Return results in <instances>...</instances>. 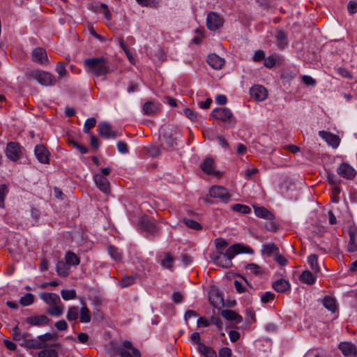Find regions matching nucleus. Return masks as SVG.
Instances as JSON below:
<instances>
[{"mask_svg": "<svg viewBox=\"0 0 357 357\" xmlns=\"http://www.w3.org/2000/svg\"><path fill=\"white\" fill-rule=\"evenodd\" d=\"M84 67L87 73L94 77L106 75L112 72L110 63L105 56H97L86 59Z\"/></svg>", "mask_w": 357, "mask_h": 357, "instance_id": "obj_1", "label": "nucleus"}, {"mask_svg": "<svg viewBox=\"0 0 357 357\" xmlns=\"http://www.w3.org/2000/svg\"><path fill=\"white\" fill-rule=\"evenodd\" d=\"M252 250L249 247L236 243L227 248L225 252L219 251L213 258L215 264L223 268H229L232 266L231 259L235 255L241 253H252Z\"/></svg>", "mask_w": 357, "mask_h": 357, "instance_id": "obj_2", "label": "nucleus"}, {"mask_svg": "<svg viewBox=\"0 0 357 357\" xmlns=\"http://www.w3.org/2000/svg\"><path fill=\"white\" fill-rule=\"evenodd\" d=\"M27 79L36 80L40 84L50 86L55 85L58 79L50 72L36 69L30 70L25 73Z\"/></svg>", "mask_w": 357, "mask_h": 357, "instance_id": "obj_3", "label": "nucleus"}, {"mask_svg": "<svg viewBox=\"0 0 357 357\" xmlns=\"http://www.w3.org/2000/svg\"><path fill=\"white\" fill-rule=\"evenodd\" d=\"M116 354L120 357H141V353L138 349L133 347L130 341H123L114 349Z\"/></svg>", "mask_w": 357, "mask_h": 357, "instance_id": "obj_4", "label": "nucleus"}, {"mask_svg": "<svg viewBox=\"0 0 357 357\" xmlns=\"http://www.w3.org/2000/svg\"><path fill=\"white\" fill-rule=\"evenodd\" d=\"M211 116L234 126L236 120L231 111L227 107H217L212 110Z\"/></svg>", "mask_w": 357, "mask_h": 357, "instance_id": "obj_5", "label": "nucleus"}, {"mask_svg": "<svg viewBox=\"0 0 357 357\" xmlns=\"http://www.w3.org/2000/svg\"><path fill=\"white\" fill-rule=\"evenodd\" d=\"M225 22L223 17L215 13L210 12L207 15L206 17V26L207 28L212 31H215L221 28Z\"/></svg>", "mask_w": 357, "mask_h": 357, "instance_id": "obj_6", "label": "nucleus"}, {"mask_svg": "<svg viewBox=\"0 0 357 357\" xmlns=\"http://www.w3.org/2000/svg\"><path fill=\"white\" fill-rule=\"evenodd\" d=\"M162 130V137L166 144L169 148L174 149L177 145L176 141L178 136L180 135L179 132L176 129L170 128L169 126L165 127Z\"/></svg>", "mask_w": 357, "mask_h": 357, "instance_id": "obj_7", "label": "nucleus"}, {"mask_svg": "<svg viewBox=\"0 0 357 357\" xmlns=\"http://www.w3.org/2000/svg\"><path fill=\"white\" fill-rule=\"evenodd\" d=\"M98 134L105 139H115L121 135L117 130H114L112 126L107 122H101L98 126Z\"/></svg>", "mask_w": 357, "mask_h": 357, "instance_id": "obj_8", "label": "nucleus"}, {"mask_svg": "<svg viewBox=\"0 0 357 357\" xmlns=\"http://www.w3.org/2000/svg\"><path fill=\"white\" fill-rule=\"evenodd\" d=\"M209 195L211 197L220 199L224 203H227L231 197L227 189L220 185L212 186L209 189Z\"/></svg>", "mask_w": 357, "mask_h": 357, "instance_id": "obj_9", "label": "nucleus"}, {"mask_svg": "<svg viewBox=\"0 0 357 357\" xmlns=\"http://www.w3.org/2000/svg\"><path fill=\"white\" fill-rule=\"evenodd\" d=\"M250 95L252 98L257 102H260L267 98L268 91L264 86L257 84L250 89Z\"/></svg>", "mask_w": 357, "mask_h": 357, "instance_id": "obj_10", "label": "nucleus"}, {"mask_svg": "<svg viewBox=\"0 0 357 357\" xmlns=\"http://www.w3.org/2000/svg\"><path fill=\"white\" fill-rule=\"evenodd\" d=\"M25 321L31 326L42 327L49 325L50 319L45 314H40L29 317Z\"/></svg>", "mask_w": 357, "mask_h": 357, "instance_id": "obj_11", "label": "nucleus"}, {"mask_svg": "<svg viewBox=\"0 0 357 357\" xmlns=\"http://www.w3.org/2000/svg\"><path fill=\"white\" fill-rule=\"evenodd\" d=\"M6 155L12 161H17L21 153L20 146L17 142H9L6 149Z\"/></svg>", "mask_w": 357, "mask_h": 357, "instance_id": "obj_12", "label": "nucleus"}, {"mask_svg": "<svg viewBox=\"0 0 357 357\" xmlns=\"http://www.w3.org/2000/svg\"><path fill=\"white\" fill-rule=\"evenodd\" d=\"M140 222L142 227L149 234L154 235L158 233L159 229L153 218L143 217Z\"/></svg>", "mask_w": 357, "mask_h": 357, "instance_id": "obj_13", "label": "nucleus"}, {"mask_svg": "<svg viewBox=\"0 0 357 357\" xmlns=\"http://www.w3.org/2000/svg\"><path fill=\"white\" fill-rule=\"evenodd\" d=\"M337 173L344 178L352 179L355 176L356 172L349 164L342 162L337 167Z\"/></svg>", "mask_w": 357, "mask_h": 357, "instance_id": "obj_14", "label": "nucleus"}, {"mask_svg": "<svg viewBox=\"0 0 357 357\" xmlns=\"http://www.w3.org/2000/svg\"><path fill=\"white\" fill-rule=\"evenodd\" d=\"M93 180L98 189L105 194L110 192L109 182L102 174H94Z\"/></svg>", "mask_w": 357, "mask_h": 357, "instance_id": "obj_15", "label": "nucleus"}, {"mask_svg": "<svg viewBox=\"0 0 357 357\" xmlns=\"http://www.w3.org/2000/svg\"><path fill=\"white\" fill-rule=\"evenodd\" d=\"M34 153L36 156V158L40 163H50V153L45 146L42 144L36 145L34 149Z\"/></svg>", "mask_w": 357, "mask_h": 357, "instance_id": "obj_16", "label": "nucleus"}, {"mask_svg": "<svg viewBox=\"0 0 357 357\" xmlns=\"http://www.w3.org/2000/svg\"><path fill=\"white\" fill-rule=\"evenodd\" d=\"M319 136L324 139L333 148H337L340 144V137L330 132L321 130L319 132Z\"/></svg>", "mask_w": 357, "mask_h": 357, "instance_id": "obj_17", "label": "nucleus"}, {"mask_svg": "<svg viewBox=\"0 0 357 357\" xmlns=\"http://www.w3.org/2000/svg\"><path fill=\"white\" fill-rule=\"evenodd\" d=\"M338 348L344 356L356 357L357 356V348L351 342H340Z\"/></svg>", "mask_w": 357, "mask_h": 357, "instance_id": "obj_18", "label": "nucleus"}, {"mask_svg": "<svg viewBox=\"0 0 357 357\" xmlns=\"http://www.w3.org/2000/svg\"><path fill=\"white\" fill-rule=\"evenodd\" d=\"M33 61L44 64L47 62V54L45 49L42 47L35 48L32 52Z\"/></svg>", "mask_w": 357, "mask_h": 357, "instance_id": "obj_19", "label": "nucleus"}, {"mask_svg": "<svg viewBox=\"0 0 357 357\" xmlns=\"http://www.w3.org/2000/svg\"><path fill=\"white\" fill-rule=\"evenodd\" d=\"M207 63L211 68L220 70L225 66V61L215 54H211L208 56Z\"/></svg>", "mask_w": 357, "mask_h": 357, "instance_id": "obj_20", "label": "nucleus"}, {"mask_svg": "<svg viewBox=\"0 0 357 357\" xmlns=\"http://www.w3.org/2000/svg\"><path fill=\"white\" fill-rule=\"evenodd\" d=\"M275 40L278 47L280 50H284L288 46L287 34L282 29H278L275 35Z\"/></svg>", "mask_w": 357, "mask_h": 357, "instance_id": "obj_21", "label": "nucleus"}, {"mask_svg": "<svg viewBox=\"0 0 357 357\" xmlns=\"http://www.w3.org/2000/svg\"><path fill=\"white\" fill-rule=\"evenodd\" d=\"M40 298L50 305H58L61 302L60 297L55 293L43 292L40 294Z\"/></svg>", "mask_w": 357, "mask_h": 357, "instance_id": "obj_22", "label": "nucleus"}, {"mask_svg": "<svg viewBox=\"0 0 357 357\" xmlns=\"http://www.w3.org/2000/svg\"><path fill=\"white\" fill-rule=\"evenodd\" d=\"M202 171L209 175H218L219 172L215 170L214 160L211 158H207L201 165Z\"/></svg>", "mask_w": 357, "mask_h": 357, "instance_id": "obj_23", "label": "nucleus"}, {"mask_svg": "<svg viewBox=\"0 0 357 357\" xmlns=\"http://www.w3.org/2000/svg\"><path fill=\"white\" fill-rule=\"evenodd\" d=\"M20 345L29 349H45L44 345L43 344V343H41L39 336H38L36 338H32L28 340H24L23 342H20Z\"/></svg>", "mask_w": 357, "mask_h": 357, "instance_id": "obj_24", "label": "nucleus"}, {"mask_svg": "<svg viewBox=\"0 0 357 357\" xmlns=\"http://www.w3.org/2000/svg\"><path fill=\"white\" fill-rule=\"evenodd\" d=\"M272 287L275 291L279 293H285L290 289V284L288 280L280 279L275 281Z\"/></svg>", "mask_w": 357, "mask_h": 357, "instance_id": "obj_25", "label": "nucleus"}, {"mask_svg": "<svg viewBox=\"0 0 357 357\" xmlns=\"http://www.w3.org/2000/svg\"><path fill=\"white\" fill-rule=\"evenodd\" d=\"M255 215L260 218L272 220L274 219V215L264 207H255Z\"/></svg>", "mask_w": 357, "mask_h": 357, "instance_id": "obj_26", "label": "nucleus"}, {"mask_svg": "<svg viewBox=\"0 0 357 357\" xmlns=\"http://www.w3.org/2000/svg\"><path fill=\"white\" fill-rule=\"evenodd\" d=\"M57 274L61 277H68L70 273V266L66 261H59L56 265Z\"/></svg>", "mask_w": 357, "mask_h": 357, "instance_id": "obj_27", "label": "nucleus"}, {"mask_svg": "<svg viewBox=\"0 0 357 357\" xmlns=\"http://www.w3.org/2000/svg\"><path fill=\"white\" fill-rule=\"evenodd\" d=\"M162 256L163 258L160 261V265L165 268L172 269L174 261V257L169 252H164L160 257Z\"/></svg>", "mask_w": 357, "mask_h": 357, "instance_id": "obj_28", "label": "nucleus"}, {"mask_svg": "<svg viewBox=\"0 0 357 357\" xmlns=\"http://www.w3.org/2000/svg\"><path fill=\"white\" fill-rule=\"evenodd\" d=\"M221 314L224 318L229 321H236V323H240L242 321L241 316L231 310H223Z\"/></svg>", "mask_w": 357, "mask_h": 357, "instance_id": "obj_29", "label": "nucleus"}, {"mask_svg": "<svg viewBox=\"0 0 357 357\" xmlns=\"http://www.w3.org/2000/svg\"><path fill=\"white\" fill-rule=\"evenodd\" d=\"M65 261L70 267L78 266L80 263V259L73 252L68 251L65 255Z\"/></svg>", "mask_w": 357, "mask_h": 357, "instance_id": "obj_30", "label": "nucleus"}, {"mask_svg": "<svg viewBox=\"0 0 357 357\" xmlns=\"http://www.w3.org/2000/svg\"><path fill=\"white\" fill-rule=\"evenodd\" d=\"M110 257L116 261L120 262L123 259V253L114 245H109L107 248Z\"/></svg>", "mask_w": 357, "mask_h": 357, "instance_id": "obj_31", "label": "nucleus"}, {"mask_svg": "<svg viewBox=\"0 0 357 357\" xmlns=\"http://www.w3.org/2000/svg\"><path fill=\"white\" fill-rule=\"evenodd\" d=\"M300 280L305 284L312 285L315 282L316 278L310 271L306 270L300 275Z\"/></svg>", "mask_w": 357, "mask_h": 357, "instance_id": "obj_32", "label": "nucleus"}, {"mask_svg": "<svg viewBox=\"0 0 357 357\" xmlns=\"http://www.w3.org/2000/svg\"><path fill=\"white\" fill-rule=\"evenodd\" d=\"M323 305L332 312L336 310V302L335 298L330 296H326L323 299Z\"/></svg>", "mask_w": 357, "mask_h": 357, "instance_id": "obj_33", "label": "nucleus"}, {"mask_svg": "<svg viewBox=\"0 0 357 357\" xmlns=\"http://www.w3.org/2000/svg\"><path fill=\"white\" fill-rule=\"evenodd\" d=\"M79 310L77 306H71L68 308L66 318L69 321H76L78 319Z\"/></svg>", "mask_w": 357, "mask_h": 357, "instance_id": "obj_34", "label": "nucleus"}, {"mask_svg": "<svg viewBox=\"0 0 357 357\" xmlns=\"http://www.w3.org/2000/svg\"><path fill=\"white\" fill-rule=\"evenodd\" d=\"M279 251L278 248L274 243L264 244L262 245L261 252L268 256L275 254Z\"/></svg>", "mask_w": 357, "mask_h": 357, "instance_id": "obj_35", "label": "nucleus"}, {"mask_svg": "<svg viewBox=\"0 0 357 357\" xmlns=\"http://www.w3.org/2000/svg\"><path fill=\"white\" fill-rule=\"evenodd\" d=\"M79 321L82 323H89L91 321V314L89 308L86 306H82L80 310Z\"/></svg>", "mask_w": 357, "mask_h": 357, "instance_id": "obj_36", "label": "nucleus"}, {"mask_svg": "<svg viewBox=\"0 0 357 357\" xmlns=\"http://www.w3.org/2000/svg\"><path fill=\"white\" fill-rule=\"evenodd\" d=\"M231 209L235 212L242 214H248L251 211V208L249 206L241 204H235L231 205Z\"/></svg>", "mask_w": 357, "mask_h": 357, "instance_id": "obj_37", "label": "nucleus"}, {"mask_svg": "<svg viewBox=\"0 0 357 357\" xmlns=\"http://www.w3.org/2000/svg\"><path fill=\"white\" fill-rule=\"evenodd\" d=\"M318 256L316 254H311L307 257V262L310 266V268L314 272H319L320 268L317 262Z\"/></svg>", "mask_w": 357, "mask_h": 357, "instance_id": "obj_38", "label": "nucleus"}, {"mask_svg": "<svg viewBox=\"0 0 357 357\" xmlns=\"http://www.w3.org/2000/svg\"><path fill=\"white\" fill-rule=\"evenodd\" d=\"M63 306L54 305L47 309L46 312L53 317H59L63 314Z\"/></svg>", "mask_w": 357, "mask_h": 357, "instance_id": "obj_39", "label": "nucleus"}, {"mask_svg": "<svg viewBox=\"0 0 357 357\" xmlns=\"http://www.w3.org/2000/svg\"><path fill=\"white\" fill-rule=\"evenodd\" d=\"M199 351L205 357H217L215 351L206 345H201Z\"/></svg>", "mask_w": 357, "mask_h": 357, "instance_id": "obj_40", "label": "nucleus"}, {"mask_svg": "<svg viewBox=\"0 0 357 357\" xmlns=\"http://www.w3.org/2000/svg\"><path fill=\"white\" fill-rule=\"evenodd\" d=\"M55 70L58 73L59 79L68 76V73L66 69V63L63 62H59L56 64Z\"/></svg>", "mask_w": 357, "mask_h": 357, "instance_id": "obj_41", "label": "nucleus"}, {"mask_svg": "<svg viewBox=\"0 0 357 357\" xmlns=\"http://www.w3.org/2000/svg\"><path fill=\"white\" fill-rule=\"evenodd\" d=\"M56 334L51 333H46L43 335H39V338L41 341V343H43V344L44 345V348H45L47 346V342L54 340H56Z\"/></svg>", "mask_w": 357, "mask_h": 357, "instance_id": "obj_42", "label": "nucleus"}, {"mask_svg": "<svg viewBox=\"0 0 357 357\" xmlns=\"http://www.w3.org/2000/svg\"><path fill=\"white\" fill-rule=\"evenodd\" d=\"M157 106L152 102H146L143 105V111L145 114H152L157 112Z\"/></svg>", "mask_w": 357, "mask_h": 357, "instance_id": "obj_43", "label": "nucleus"}, {"mask_svg": "<svg viewBox=\"0 0 357 357\" xmlns=\"http://www.w3.org/2000/svg\"><path fill=\"white\" fill-rule=\"evenodd\" d=\"M34 302V296L31 293H27L24 296H22L20 300V303L22 306H28L31 305Z\"/></svg>", "mask_w": 357, "mask_h": 357, "instance_id": "obj_44", "label": "nucleus"}, {"mask_svg": "<svg viewBox=\"0 0 357 357\" xmlns=\"http://www.w3.org/2000/svg\"><path fill=\"white\" fill-rule=\"evenodd\" d=\"M61 297L65 301L72 300L76 298V291L74 289H63L61 291Z\"/></svg>", "mask_w": 357, "mask_h": 357, "instance_id": "obj_45", "label": "nucleus"}, {"mask_svg": "<svg viewBox=\"0 0 357 357\" xmlns=\"http://www.w3.org/2000/svg\"><path fill=\"white\" fill-rule=\"evenodd\" d=\"M135 279L136 278L132 275H124L121 279L120 285L124 288L128 287L135 283Z\"/></svg>", "mask_w": 357, "mask_h": 357, "instance_id": "obj_46", "label": "nucleus"}, {"mask_svg": "<svg viewBox=\"0 0 357 357\" xmlns=\"http://www.w3.org/2000/svg\"><path fill=\"white\" fill-rule=\"evenodd\" d=\"M183 222L190 229L195 230H201L202 226L198 222L191 219H184Z\"/></svg>", "mask_w": 357, "mask_h": 357, "instance_id": "obj_47", "label": "nucleus"}, {"mask_svg": "<svg viewBox=\"0 0 357 357\" xmlns=\"http://www.w3.org/2000/svg\"><path fill=\"white\" fill-rule=\"evenodd\" d=\"M38 357H58V353L54 349H47L40 351Z\"/></svg>", "mask_w": 357, "mask_h": 357, "instance_id": "obj_48", "label": "nucleus"}, {"mask_svg": "<svg viewBox=\"0 0 357 357\" xmlns=\"http://www.w3.org/2000/svg\"><path fill=\"white\" fill-rule=\"evenodd\" d=\"M96 124V120L95 118L91 117V118L87 119L84 125V128H83L84 132L89 133L90 130L91 128H93V127H95Z\"/></svg>", "mask_w": 357, "mask_h": 357, "instance_id": "obj_49", "label": "nucleus"}, {"mask_svg": "<svg viewBox=\"0 0 357 357\" xmlns=\"http://www.w3.org/2000/svg\"><path fill=\"white\" fill-rule=\"evenodd\" d=\"M98 11L102 13L107 20L109 21L112 19V14L107 4L101 3L98 8Z\"/></svg>", "mask_w": 357, "mask_h": 357, "instance_id": "obj_50", "label": "nucleus"}, {"mask_svg": "<svg viewBox=\"0 0 357 357\" xmlns=\"http://www.w3.org/2000/svg\"><path fill=\"white\" fill-rule=\"evenodd\" d=\"M12 337L13 340L23 342V335L17 325L15 326L12 330Z\"/></svg>", "mask_w": 357, "mask_h": 357, "instance_id": "obj_51", "label": "nucleus"}, {"mask_svg": "<svg viewBox=\"0 0 357 357\" xmlns=\"http://www.w3.org/2000/svg\"><path fill=\"white\" fill-rule=\"evenodd\" d=\"M245 268L248 271H250V273L255 275H257L261 273L260 267L254 263L247 264Z\"/></svg>", "mask_w": 357, "mask_h": 357, "instance_id": "obj_52", "label": "nucleus"}, {"mask_svg": "<svg viewBox=\"0 0 357 357\" xmlns=\"http://www.w3.org/2000/svg\"><path fill=\"white\" fill-rule=\"evenodd\" d=\"M184 114L186 117H188L189 119H190L192 121H197V114L195 113L193 110H192L190 108H186L184 109Z\"/></svg>", "mask_w": 357, "mask_h": 357, "instance_id": "obj_53", "label": "nucleus"}, {"mask_svg": "<svg viewBox=\"0 0 357 357\" xmlns=\"http://www.w3.org/2000/svg\"><path fill=\"white\" fill-rule=\"evenodd\" d=\"M275 298V294L271 291H266L263 295L261 296V301L263 303H267L269 301L273 300Z\"/></svg>", "mask_w": 357, "mask_h": 357, "instance_id": "obj_54", "label": "nucleus"}, {"mask_svg": "<svg viewBox=\"0 0 357 357\" xmlns=\"http://www.w3.org/2000/svg\"><path fill=\"white\" fill-rule=\"evenodd\" d=\"M274 259L281 266H284L287 265L288 260L282 255L279 254V251L274 255Z\"/></svg>", "mask_w": 357, "mask_h": 357, "instance_id": "obj_55", "label": "nucleus"}, {"mask_svg": "<svg viewBox=\"0 0 357 357\" xmlns=\"http://www.w3.org/2000/svg\"><path fill=\"white\" fill-rule=\"evenodd\" d=\"M118 151L123 154L128 153V147L127 144L123 141H119L116 144Z\"/></svg>", "mask_w": 357, "mask_h": 357, "instance_id": "obj_56", "label": "nucleus"}, {"mask_svg": "<svg viewBox=\"0 0 357 357\" xmlns=\"http://www.w3.org/2000/svg\"><path fill=\"white\" fill-rule=\"evenodd\" d=\"M190 340L197 344L198 350L200 349L201 345H204L201 342L200 335L198 332H195L191 334Z\"/></svg>", "mask_w": 357, "mask_h": 357, "instance_id": "obj_57", "label": "nucleus"}, {"mask_svg": "<svg viewBox=\"0 0 357 357\" xmlns=\"http://www.w3.org/2000/svg\"><path fill=\"white\" fill-rule=\"evenodd\" d=\"M54 326L57 330L61 331H66L68 329V324L64 319L57 321Z\"/></svg>", "mask_w": 357, "mask_h": 357, "instance_id": "obj_58", "label": "nucleus"}, {"mask_svg": "<svg viewBox=\"0 0 357 357\" xmlns=\"http://www.w3.org/2000/svg\"><path fill=\"white\" fill-rule=\"evenodd\" d=\"M338 74L341 75L342 77L347 79H352L353 77L350 72L345 68L340 67L337 69Z\"/></svg>", "mask_w": 357, "mask_h": 357, "instance_id": "obj_59", "label": "nucleus"}, {"mask_svg": "<svg viewBox=\"0 0 357 357\" xmlns=\"http://www.w3.org/2000/svg\"><path fill=\"white\" fill-rule=\"evenodd\" d=\"M347 10L349 14L352 15L357 13V2L355 1H350L347 5Z\"/></svg>", "mask_w": 357, "mask_h": 357, "instance_id": "obj_60", "label": "nucleus"}, {"mask_svg": "<svg viewBox=\"0 0 357 357\" xmlns=\"http://www.w3.org/2000/svg\"><path fill=\"white\" fill-rule=\"evenodd\" d=\"M302 80L304 84L307 86H314L316 84V80L309 75H303Z\"/></svg>", "mask_w": 357, "mask_h": 357, "instance_id": "obj_61", "label": "nucleus"}, {"mask_svg": "<svg viewBox=\"0 0 357 357\" xmlns=\"http://www.w3.org/2000/svg\"><path fill=\"white\" fill-rule=\"evenodd\" d=\"M231 350L229 347H223L219 351V357H231Z\"/></svg>", "mask_w": 357, "mask_h": 357, "instance_id": "obj_62", "label": "nucleus"}, {"mask_svg": "<svg viewBox=\"0 0 357 357\" xmlns=\"http://www.w3.org/2000/svg\"><path fill=\"white\" fill-rule=\"evenodd\" d=\"M227 245V243L225 240L222 238H217L215 240V247L216 249L220 251H222V250Z\"/></svg>", "mask_w": 357, "mask_h": 357, "instance_id": "obj_63", "label": "nucleus"}, {"mask_svg": "<svg viewBox=\"0 0 357 357\" xmlns=\"http://www.w3.org/2000/svg\"><path fill=\"white\" fill-rule=\"evenodd\" d=\"M265 58V54H264V52L263 50H257L255 54H254V56H253V61H261L262 59H264Z\"/></svg>", "mask_w": 357, "mask_h": 357, "instance_id": "obj_64", "label": "nucleus"}]
</instances>
